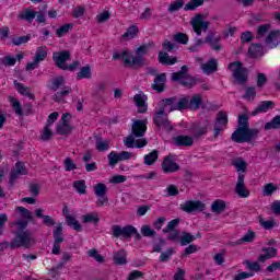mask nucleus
<instances>
[{"label":"nucleus","instance_id":"obj_20","mask_svg":"<svg viewBox=\"0 0 280 280\" xmlns=\"http://www.w3.org/2000/svg\"><path fill=\"white\" fill-rule=\"evenodd\" d=\"M165 82H167V74L161 73L155 77L151 86L156 93H163L165 91Z\"/></svg>","mask_w":280,"mask_h":280},{"label":"nucleus","instance_id":"obj_19","mask_svg":"<svg viewBox=\"0 0 280 280\" xmlns=\"http://www.w3.org/2000/svg\"><path fill=\"white\" fill-rule=\"evenodd\" d=\"M148 126H145V120H133L131 126V135L137 139L144 137Z\"/></svg>","mask_w":280,"mask_h":280},{"label":"nucleus","instance_id":"obj_49","mask_svg":"<svg viewBox=\"0 0 280 280\" xmlns=\"http://www.w3.org/2000/svg\"><path fill=\"white\" fill-rule=\"evenodd\" d=\"M73 187L75 191H78L81 196L86 194V182L84 179L75 180L73 183Z\"/></svg>","mask_w":280,"mask_h":280},{"label":"nucleus","instance_id":"obj_21","mask_svg":"<svg viewBox=\"0 0 280 280\" xmlns=\"http://www.w3.org/2000/svg\"><path fill=\"white\" fill-rule=\"evenodd\" d=\"M261 253L262 254L258 256V261L260 264H265V261H268V259L277 257V248L275 247H262Z\"/></svg>","mask_w":280,"mask_h":280},{"label":"nucleus","instance_id":"obj_41","mask_svg":"<svg viewBox=\"0 0 280 280\" xmlns=\"http://www.w3.org/2000/svg\"><path fill=\"white\" fill-rule=\"evenodd\" d=\"M91 66H84L81 70L77 73V80H91Z\"/></svg>","mask_w":280,"mask_h":280},{"label":"nucleus","instance_id":"obj_36","mask_svg":"<svg viewBox=\"0 0 280 280\" xmlns=\"http://www.w3.org/2000/svg\"><path fill=\"white\" fill-rule=\"evenodd\" d=\"M226 210V202L222 199H217L211 205L212 213H224Z\"/></svg>","mask_w":280,"mask_h":280},{"label":"nucleus","instance_id":"obj_26","mask_svg":"<svg viewBox=\"0 0 280 280\" xmlns=\"http://www.w3.org/2000/svg\"><path fill=\"white\" fill-rule=\"evenodd\" d=\"M65 84H67L65 77H62V75L55 77V78H52L51 84L48 86V89L56 93V92L60 91V89H65V86H67Z\"/></svg>","mask_w":280,"mask_h":280},{"label":"nucleus","instance_id":"obj_44","mask_svg":"<svg viewBox=\"0 0 280 280\" xmlns=\"http://www.w3.org/2000/svg\"><path fill=\"white\" fill-rule=\"evenodd\" d=\"M137 34H139V27H137V25H132L127 28L126 33L122 35V38L124 40H132Z\"/></svg>","mask_w":280,"mask_h":280},{"label":"nucleus","instance_id":"obj_56","mask_svg":"<svg viewBox=\"0 0 280 280\" xmlns=\"http://www.w3.org/2000/svg\"><path fill=\"white\" fill-rule=\"evenodd\" d=\"M184 5H185V0H175L171 2L168 7V12H178V10H180V8H183Z\"/></svg>","mask_w":280,"mask_h":280},{"label":"nucleus","instance_id":"obj_61","mask_svg":"<svg viewBox=\"0 0 280 280\" xmlns=\"http://www.w3.org/2000/svg\"><path fill=\"white\" fill-rule=\"evenodd\" d=\"M71 27H73L72 24H65V25L60 26L59 28H57L56 34H57L58 38H62V36H65V34H69V31L71 30Z\"/></svg>","mask_w":280,"mask_h":280},{"label":"nucleus","instance_id":"obj_14","mask_svg":"<svg viewBox=\"0 0 280 280\" xmlns=\"http://www.w3.org/2000/svg\"><path fill=\"white\" fill-rule=\"evenodd\" d=\"M160 108H163V110H167L168 108V113H173V110H185L184 107H180V100L176 96L162 100L160 102Z\"/></svg>","mask_w":280,"mask_h":280},{"label":"nucleus","instance_id":"obj_52","mask_svg":"<svg viewBox=\"0 0 280 280\" xmlns=\"http://www.w3.org/2000/svg\"><path fill=\"white\" fill-rule=\"evenodd\" d=\"M16 65V58L12 56H4L0 59V67H14Z\"/></svg>","mask_w":280,"mask_h":280},{"label":"nucleus","instance_id":"obj_29","mask_svg":"<svg viewBox=\"0 0 280 280\" xmlns=\"http://www.w3.org/2000/svg\"><path fill=\"white\" fill-rule=\"evenodd\" d=\"M36 11H32L31 9H24L18 15L19 21H26L27 23H32L36 19Z\"/></svg>","mask_w":280,"mask_h":280},{"label":"nucleus","instance_id":"obj_10","mask_svg":"<svg viewBox=\"0 0 280 280\" xmlns=\"http://www.w3.org/2000/svg\"><path fill=\"white\" fill-rule=\"evenodd\" d=\"M190 25H191L195 34H197V36H202V32H207L209 30V25H211V23L205 21L203 14L198 13L196 16H194L190 20Z\"/></svg>","mask_w":280,"mask_h":280},{"label":"nucleus","instance_id":"obj_30","mask_svg":"<svg viewBox=\"0 0 280 280\" xmlns=\"http://www.w3.org/2000/svg\"><path fill=\"white\" fill-rule=\"evenodd\" d=\"M201 70L207 75H211V73H215V71H218V60L211 59L207 63H202Z\"/></svg>","mask_w":280,"mask_h":280},{"label":"nucleus","instance_id":"obj_4","mask_svg":"<svg viewBox=\"0 0 280 280\" xmlns=\"http://www.w3.org/2000/svg\"><path fill=\"white\" fill-rule=\"evenodd\" d=\"M258 135H259V129L238 127L232 133V141H234L235 143H248V141H253V139H257Z\"/></svg>","mask_w":280,"mask_h":280},{"label":"nucleus","instance_id":"obj_28","mask_svg":"<svg viewBox=\"0 0 280 280\" xmlns=\"http://www.w3.org/2000/svg\"><path fill=\"white\" fill-rule=\"evenodd\" d=\"M127 255L128 254L125 252V249L115 252L113 256L114 264H116V266H126V264H128Z\"/></svg>","mask_w":280,"mask_h":280},{"label":"nucleus","instance_id":"obj_50","mask_svg":"<svg viewBox=\"0 0 280 280\" xmlns=\"http://www.w3.org/2000/svg\"><path fill=\"white\" fill-rule=\"evenodd\" d=\"M71 130H73V127H71V125L69 124H60L57 126V135H71Z\"/></svg>","mask_w":280,"mask_h":280},{"label":"nucleus","instance_id":"obj_42","mask_svg":"<svg viewBox=\"0 0 280 280\" xmlns=\"http://www.w3.org/2000/svg\"><path fill=\"white\" fill-rule=\"evenodd\" d=\"M159 161V151L153 150L149 154L144 155V165H154Z\"/></svg>","mask_w":280,"mask_h":280},{"label":"nucleus","instance_id":"obj_15","mask_svg":"<svg viewBox=\"0 0 280 280\" xmlns=\"http://www.w3.org/2000/svg\"><path fill=\"white\" fill-rule=\"evenodd\" d=\"M205 203L200 200H187L185 203L180 205L179 208L182 211H185L186 213H194L198 211L199 213L205 211Z\"/></svg>","mask_w":280,"mask_h":280},{"label":"nucleus","instance_id":"obj_38","mask_svg":"<svg viewBox=\"0 0 280 280\" xmlns=\"http://www.w3.org/2000/svg\"><path fill=\"white\" fill-rule=\"evenodd\" d=\"M96 150L98 152H106L110 150V140H104L100 137L96 138Z\"/></svg>","mask_w":280,"mask_h":280},{"label":"nucleus","instance_id":"obj_1","mask_svg":"<svg viewBox=\"0 0 280 280\" xmlns=\"http://www.w3.org/2000/svg\"><path fill=\"white\" fill-rule=\"evenodd\" d=\"M154 45V42L143 44L135 50V56L128 51V49L121 50L120 52H114L113 60H122L125 67L133 69V67H143V56L150 51V47Z\"/></svg>","mask_w":280,"mask_h":280},{"label":"nucleus","instance_id":"obj_59","mask_svg":"<svg viewBox=\"0 0 280 280\" xmlns=\"http://www.w3.org/2000/svg\"><path fill=\"white\" fill-rule=\"evenodd\" d=\"M244 265L246 266V268H248V270H250L252 272H259L261 270V266L259 265V262L257 261H249V260H245Z\"/></svg>","mask_w":280,"mask_h":280},{"label":"nucleus","instance_id":"obj_63","mask_svg":"<svg viewBox=\"0 0 280 280\" xmlns=\"http://www.w3.org/2000/svg\"><path fill=\"white\" fill-rule=\"evenodd\" d=\"M234 167H236L237 172H244L247 170L248 164H246V161L242 159H237L233 162Z\"/></svg>","mask_w":280,"mask_h":280},{"label":"nucleus","instance_id":"obj_13","mask_svg":"<svg viewBox=\"0 0 280 280\" xmlns=\"http://www.w3.org/2000/svg\"><path fill=\"white\" fill-rule=\"evenodd\" d=\"M19 176H27V167L23 162H16L15 167L11 170L9 177V185L14 187V183H16Z\"/></svg>","mask_w":280,"mask_h":280},{"label":"nucleus","instance_id":"obj_23","mask_svg":"<svg viewBox=\"0 0 280 280\" xmlns=\"http://www.w3.org/2000/svg\"><path fill=\"white\" fill-rule=\"evenodd\" d=\"M275 108V102L272 101H262L258 104L254 112H252L253 117L261 114L268 113L270 109Z\"/></svg>","mask_w":280,"mask_h":280},{"label":"nucleus","instance_id":"obj_33","mask_svg":"<svg viewBox=\"0 0 280 280\" xmlns=\"http://www.w3.org/2000/svg\"><path fill=\"white\" fill-rule=\"evenodd\" d=\"M248 54L252 58H261L264 56V46L261 44H252L248 48Z\"/></svg>","mask_w":280,"mask_h":280},{"label":"nucleus","instance_id":"obj_25","mask_svg":"<svg viewBox=\"0 0 280 280\" xmlns=\"http://www.w3.org/2000/svg\"><path fill=\"white\" fill-rule=\"evenodd\" d=\"M158 60L160 65L164 66H172L178 62V59L176 57L170 56L166 51H160L158 55Z\"/></svg>","mask_w":280,"mask_h":280},{"label":"nucleus","instance_id":"obj_60","mask_svg":"<svg viewBox=\"0 0 280 280\" xmlns=\"http://www.w3.org/2000/svg\"><path fill=\"white\" fill-rule=\"evenodd\" d=\"M51 137H54V132H51L50 126L46 125L40 135V139H42V141H49V139H51Z\"/></svg>","mask_w":280,"mask_h":280},{"label":"nucleus","instance_id":"obj_27","mask_svg":"<svg viewBox=\"0 0 280 280\" xmlns=\"http://www.w3.org/2000/svg\"><path fill=\"white\" fill-rule=\"evenodd\" d=\"M145 100H148V96H145V94H136L133 96V102L139 108L138 113H147L148 105L145 104Z\"/></svg>","mask_w":280,"mask_h":280},{"label":"nucleus","instance_id":"obj_58","mask_svg":"<svg viewBox=\"0 0 280 280\" xmlns=\"http://www.w3.org/2000/svg\"><path fill=\"white\" fill-rule=\"evenodd\" d=\"M257 96V89L255 86H249L245 90V94L243 95L244 100H255Z\"/></svg>","mask_w":280,"mask_h":280},{"label":"nucleus","instance_id":"obj_3","mask_svg":"<svg viewBox=\"0 0 280 280\" xmlns=\"http://www.w3.org/2000/svg\"><path fill=\"white\" fill-rule=\"evenodd\" d=\"M52 60L56 67H58V69H61L62 71H73L74 69H78V67H80V61H73L70 66L67 65V60H71V52H69V50L54 52Z\"/></svg>","mask_w":280,"mask_h":280},{"label":"nucleus","instance_id":"obj_62","mask_svg":"<svg viewBox=\"0 0 280 280\" xmlns=\"http://www.w3.org/2000/svg\"><path fill=\"white\" fill-rule=\"evenodd\" d=\"M106 191H108V189L102 183L96 184L94 186V194H95V196H106Z\"/></svg>","mask_w":280,"mask_h":280},{"label":"nucleus","instance_id":"obj_45","mask_svg":"<svg viewBox=\"0 0 280 280\" xmlns=\"http://www.w3.org/2000/svg\"><path fill=\"white\" fill-rule=\"evenodd\" d=\"M9 102L13 108V110L15 112V114L19 115V117H22L23 115V107H21V102H19V100L9 96Z\"/></svg>","mask_w":280,"mask_h":280},{"label":"nucleus","instance_id":"obj_17","mask_svg":"<svg viewBox=\"0 0 280 280\" xmlns=\"http://www.w3.org/2000/svg\"><path fill=\"white\" fill-rule=\"evenodd\" d=\"M221 42H222V36L217 35L215 32H212V31H210L205 38V43H207V45H210L213 51L222 50V44H220Z\"/></svg>","mask_w":280,"mask_h":280},{"label":"nucleus","instance_id":"obj_24","mask_svg":"<svg viewBox=\"0 0 280 280\" xmlns=\"http://www.w3.org/2000/svg\"><path fill=\"white\" fill-rule=\"evenodd\" d=\"M175 145L179 148H191L194 145V138L190 136H177L173 139Z\"/></svg>","mask_w":280,"mask_h":280},{"label":"nucleus","instance_id":"obj_11","mask_svg":"<svg viewBox=\"0 0 280 280\" xmlns=\"http://www.w3.org/2000/svg\"><path fill=\"white\" fill-rule=\"evenodd\" d=\"M112 231H113L112 235L114 237H117L120 240H130V237H132V234L137 233V228L132 225H126L122 228L121 225H113Z\"/></svg>","mask_w":280,"mask_h":280},{"label":"nucleus","instance_id":"obj_22","mask_svg":"<svg viewBox=\"0 0 280 280\" xmlns=\"http://www.w3.org/2000/svg\"><path fill=\"white\" fill-rule=\"evenodd\" d=\"M73 93V89L71 86L66 85L61 91H58L52 95V101L56 102L57 104H60V102H67L66 97L71 95Z\"/></svg>","mask_w":280,"mask_h":280},{"label":"nucleus","instance_id":"obj_53","mask_svg":"<svg viewBox=\"0 0 280 280\" xmlns=\"http://www.w3.org/2000/svg\"><path fill=\"white\" fill-rule=\"evenodd\" d=\"M173 40L175 43H179L180 45H187L189 43V36L185 33H177L173 36Z\"/></svg>","mask_w":280,"mask_h":280},{"label":"nucleus","instance_id":"obj_16","mask_svg":"<svg viewBox=\"0 0 280 280\" xmlns=\"http://www.w3.org/2000/svg\"><path fill=\"white\" fill-rule=\"evenodd\" d=\"M180 170V165L174 161V155H166L162 162V172L164 174H174Z\"/></svg>","mask_w":280,"mask_h":280},{"label":"nucleus","instance_id":"obj_18","mask_svg":"<svg viewBox=\"0 0 280 280\" xmlns=\"http://www.w3.org/2000/svg\"><path fill=\"white\" fill-rule=\"evenodd\" d=\"M244 178H246V175H244V173H238L235 192L240 198H248V196H250V191L246 189V185L244 184Z\"/></svg>","mask_w":280,"mask_h":280},{"label":"nucleus","instance_id":"obj_7","mask_svg":"<svg viewBox=\"0 0 280 280\" xmlns=\"http://www.w3.org/2000/svg\"><path fill=\"white\" fill-rule=\"evenodd\" d=\"M200 106H202L201 94L179 98V108H184V110H200Z\"/></svg>","mask_w":280,"mask_h":280},{"label":"nucleus","instance_id":"obj_8","mask_svg":"<svg viewBox=\"0 0 280 280\" xmlns=\"http://www.w3.org/2000/svg\"><path fill=\"white\" fill-rule=\"evenodd\" d=\"M15 211L21 213L22 218H24V219L18 220L14 223V225L18 226V230L15 233H25V230L27 229V224H30V222H34V215H33L32 211H30L28 209L23 208V207H16Z\"/></svg>","mask_w":280,"mask_h":280},{"label":"nucleus","instance_id":"obj_57","mask_svg":"<svg viewBox=\"0 0 280 280\" xmlns=\"http://www.w3.org/2000/svg\"><path fill=\"white\" fill-rule=\"evenodd\" d=\"M107 159L109 161V167H115V165H117V163H119V153L112 151L108 155Z\"/></svg>","mask_w":280,"mask_h":280},{"label":"nucleus","instance_id":"obj_6","mask_svg":"<svg viewBox=\"0 0 280 280\" xmlns=\"http://www.w3.org/2000/svg\"><path fill=\"white\" fill-rule=\"evenodd\" d=\"M34 244V237H32V232H15V236L10 243V248H30Z\"/></svg>","mask_w":280,"mask_h":280},{"label":"nucleus","instance_id":"obj_31","mask_svg":"<svg viewBox=\"0 0 280 280\" xmlns=\"http://www.w3.org/2000/svg\"><path fill=\"white\" fill-rule=\"evenodd\" d=\"M279 34H280V31H271L265 38V43L270 49H275V47L279 45V43H277V38Z\"/></svg>","mask_w":280,"mask_h":280},{"label":"nucleus","instance_id":"obj_64","mask_svg":"<svg viewBox=\"0 0 280 280\" xmlns=\"http://www.w3.org/2000/svg\"><path fill=\"white\" fill-rule=\"evenodd\" d=\"M52 237L55 241L65 240V237H62V223H59L58 226L54 229Z\"/></svg>","mask_w":280,"mask_h":280},{"label":"nucleus","instance_id":"obj_43","mask_svg":"<svg viewBox=\"0 0 280 280\" xmlns=\"http://www.w3.org/2000/svg\"><path fill=\"white\" fill-rule=\"evenodd\" d=\"M196 236L191 235L189 232H182V236L179 237V243L182 246H187V244H191L195 242Z\"/></svg>","mask_w":280,"mask_h":280},{"label":"nucleus","instance_id":"obj_32","mask_svg":"<svg viewBox=\"0 0 280 280\" xmlns=\"http://www.w3.org/2000/svg\"><path fill=\"white\" fill-rule=\"evenodd\" d=\"M14 86L18 93H20V95H23L24 97H28V100H34V94L30 92L28 86H25L23 83H20L18 81H14Z\"/></svg>","mask_w":280,"mask_h":280},{"label":"nucleus","instance_id":"obj_46","mask_svg":"<svg viewBox=\"0 0 280 280\" xmlns=\"http://www.w3.org/2000/svg\"><path fill=\"white\" fill-rule=\"evenodd\" d=\"M280 128V115L276 116L272 120L265 125V130H279Z\"/></svg>","mask_w":280,"mask_h":280},{"label":"nucleus","instance_id":"obj_5","mask_svg":"<svg viewBox=\"0 0 280 280\" xmlns=\"http://www.w3.org/2000/svg\"><path fill=\"white\" fill-rule=\"evenodd\" d=\"M229 71H232V77L236 80L237 84L244 86L248 82V70L244 68L242 61H234L228 66Z\"/></svg>","mask_w":280,"mask_h":280},{"label":"nucleus","instance_id":"obj_51","mask_svg":"<svg viewBox=\"0 0 280 280\" xmlns=\"http://www.w3.org/2000/svg\"><path fill=\"white\" fill-rule=\"evenodd\" d=\"M178 224H180V219H173L162 230V233H172V231H176V226H178Z\"/></svg>","mask_w":280,"mask_h":280},{"label":"nucleus","instance_id":"obj_48","mask_svg":"<svg viewBox=\"0 0 280 280\" xmlns=\"http://www.w3.org/2000/svg\"><path fill=\"white\" fill-rule=\"evenodd\" d=\"M200 5H205V0H191L187 4H185L184 10L187 11H194L197 8H200Z\"/></svg>","mask_w":280,"mask_h":280},{"label":"nucleus","instance_id":"obj_35","mask_svg":"<svg viewBox=\"0 0 280 280\" xmlns=\"http://www.w3.org/2000/svg\"><path fill=\"white\" fill-rule=\"evenodd\" d=\"M190 132L195 139H200L207 132V126H200L198 124H192L190 127Z\"/></svg>","mask_w":280,"mask_h":280},{"label":"nucleus","instance_id":"obj_12","mask_svg":"<svg viewBox=\"0 0 280 280\" xmlns=\"http://www.w3.org/2000/svg\"><path fill=\"white\" fill-rule=\"evenodd\" d=\"M226 126H229V115L226 112L221 110L217 114L214 121V139L220 137V132H224V130H226Z\"/></svg>","mask_w":280,"mask_h":280},{"label":"nucleus","instance_id":"obj_37","mask_svg":"<svg viewBox=\"0 0 280 280\" xmlns=\"http://www.w3.org/2000/svg\"><path fill=\"white\" fill-rule=\"evenodd\" d=\"M270 30H272V25L270 23L259 25L256 32V38H258V40H260V38H265L266 34H268Z\"/></svg>","mask_w":280,"mask_h":280},{"label":"nucleus","instance_id":"obj_2","mask_svg":"<svg viewBox=\"0 0 280 280\" xmlns=\"http://www.w3.org/2000/svg\"><path fill=\"white\" fill-rule=\"evenodd\" d=\"M189 68L187 66H182L180 71L173 72L171 74V80L173 82H179L182 86H186V89H192L198 83H202V79H196L190 74H187Z\"/></svg>","mask_w":280,"mask_h":280},{"label":"nucleus","instance_id":"obj_55","mask_svg":"<svg viewBox=\"0 0 280 280\" xmlns=\"http://www.w3.org/2000/svg\"><path fill=\"white\" fill-rule=\"evenodd\" d=\"M32 38L31 35H25L21 37H13L12 44L15 45V47H19L21 45H24L25 43H30V39Z\"/></svg>","mask_w":280,"mask_h":280},{"label":"nucleus","instance_id":"obj_9","mask_svg":"<svg viewBox=\"0 0 280 280\" xmlns=\"http://www.w3.org/2000/svg\"><path fill=\"white\" fill-rule=\"evenodd\" d=\"M153 122L158 128L165 129L166 132H172V130H174V127L170 124V118H167V114H165L163 107H159V109L155 110Z\"/></svg>","mask_w":280,"mask_h":280},{"label":"nucleus","instance_id":"obj_39","mask_svg":"<svg viewBox=\"0 0 280 280\" xmlns=\"http://www.w3.org/2000/svg\"><path fill=\"white\" fill-rule=\"evenodd\" d=\"M66 223L68 224V226H72V229H74V231H77V233H81L82 231V225L80 224V222L75 219V217L73 215H67L66 218Z\"/></svg>","mask_w":280,"mask_h":280},{"label":"nucleus","instance_id":"obj_54","mask_svg":"<svg viewBox=\"0 0 280 280\" xmlns=\"http://www.w3.org/2000/svg\"><path fill=\"white\" fill-rule=\"evenodd\" d=\"M267 82H268V77L266 75V73L259 72L256 78V86H258V89H264Z\"/></svg>","mask_w":280,"mask_h":280},{"label":"nucleus","instance_id":"obj_34","mask_svg":"<svg viewBox=\"0 0 280 280\" xmlns=\"http://www.w3.org/2000/svg\"><path fill=\"white\" fill-rule=\"evenodd\" d=\"M83 224H98L100 223V214L97 212H91L82 215L81 218Z\"/></svg>","mask_w":280,"mask_h":280},{"label":"nucleus","instance_id":"obj_47","mask_svg":"<svg viewBox=\"0 0 280 280\" xmlns=\"http://www.w3.org/2000/svg\"><path fill=\"white\" fill-rule=\"evenodd\" d=\"M255 237H256L255 232L249 230L243 237H241L238 241H236L235 244L240 245V244H244L245 242L250 244V243L255 242Z\"/></svg>","mask_w":280,"mask_h":280},{"label":"nucleus","instance_id":"obj_40","mask_svg":"<svg viewBox=\"0 0 280 280\" xmlns=\"http://www.w3.org/2000/svg\"><path fill=\"white\" fill-rule=\"evenodd\" d=\"M47 58V46L37 47L34 60L35 62H43Z\"/></svg>","mask_w":280,"mask_h":280}]
</instances>
